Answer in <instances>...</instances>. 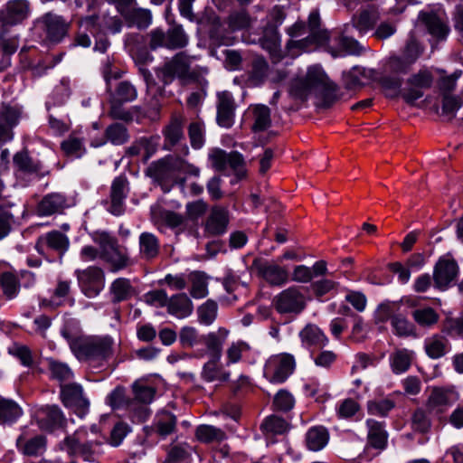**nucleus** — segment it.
Masks as SVG:
<instances>
[{
    "label": "nucleus",
    "mask_w": 463,
    "mask_h": 463,
    "mask_svg": "<svg viewBox=\"0 0 463 463\" xmlns=\"http://www.w3.org/2000/svg\"><path fill=\"white\" fill-rule=\"evenodd\" d=\"M195 436L198 440L204 443L222 441L226 438L224 431L221 429L209 425H201L197 427Z\"/></svg>",
    "instance_id": "nucleus-41"
},
{
    "label": "nucleus",
    "mask_w": 463,
    "mask_h": 463,
    "mask_svg": "<svg viewBox=\"0 0 463 463\" xmlns=\"http://www.w3.org/2000/svg\"><path fill=\"white\" fill-rule=\"evenodd\" d=\"M269 65L267 60L261 55H254L249 63V68L246 72L247 86L259 87L262 85L269 76Z\"/></svg>",
    "instance_id": "nucleus-20"
},
{
    "label": "nucleus",
    "mask_w": 463,
    "mask_h": 463,
    "mask_svg": "<svg viewBox=\"0 0 463 463\" xmlns=\"http://www.w3.org/2000/svg\"><path fill=\"white\" fill-rule=\"evenodd\" d=\"M165 89L164 87H158L156 93L151 97L149 101L146 105L145 116L156 120L159 117L161 109V99L164 97Z\"/></svg>",
    "instance_id": "nucleus-47"
},
{
    "label": "nucleus",
    "mask_w": 463,
    "mask_h": 463,
    "mask_svg": "<svg viewBox=\"0 0 463 463\" xmlns=\"http://www.w3.org/2000/svg\"><path fill=\"white\" fill-rule=\"evenodd\" d=\"M18 449L27 456L42 455L46 448V439L44 436L38 435L26 439L24 435L20 436L16 441Z\"/></svg>",
    "instance_id": "nucleus-27"
},
{
    "label": "nucleus",
    "mask_w": 463,
    "mask_h": 463,
    "mask_svg": "<svg viewBox=\"0 0 463 463\" xmlns=\"http://www.w3.org/2000/svg\"><path fill=\"white\" fill-rule=\"evenodd\" d=\"M160 251V243L157 237L150 232H143L139 237V253L145 260L156 259Z\"/></svg>",
    "instance_id": "nucleus-24"
},
{
    "label": "nucleus",
    "mask_w": 463,
    "mask_h": 463,
    "mask_svg": "<svg viewBox=\"0 0 463 463\" xmlns=\"http://www.w3.org/2000/svg\"><path fill=\"white\" fill-rule=\"evenodd\" d=\"M339 284L336 281H334L329 279H322L319 280H316L311 282L310 289L313 292L314 296L317 298H320L326 294L336 290Z\"/></svg>",
    "instance_id": "nucleus-49"
},
{
    "label": "nucleus",
    "mask_w": 463,
    "mask_h": 463,
    "mask_svg": "<svg viewBox=\"0 0 463 463\" xmlns=\"http://www.w3.org/2000/svg\"><path fill=\"white\" fill-rule=\"evenodd\" d=\"M358 66L353 67L348 72L343 74L344 86L347 90H361L364 84L360 80L357 73Z\"/></svg>",
    "instance_id": "nucleus-64"
},
{
    "label": "nucleus",
    "mask_w": 463,
    "mask_h": 463,
    "mask_svg": "<svg viewBox=\"0 0 463 463\" xmlns=\"http://www.w3.org/2000/svg\"><path fill=\"white\" fill-rule=\"evenodd\" d=\"M293 396L286 390H280L273 399V405L276 410L289 411L294 406Z\"/></svg>",
    "instance_id": "nucleus-55"
},
{
    "label": "nucleus",
    "mask_w": 463,
    "mask_h": 463,
    "mask_svg": "<svg viewBox=\"0 0 463 463\" xmlns=\"http://www.w3.org/2000/svg\"><path fill=\"white\" fill-rule=\"evenodd\" d=\"M272 305L281 315H298L307 307V298L298 287L292 286L274 297Z\"/></svg>",
    "instance_id": "nucleus-6"
},
{
    "label": "nucleus",
    "mask_w": 463,
    "mask_h": 463,
    "mask_svg": "<svg viewBox=\"0 0 463 463\" xmlns=\"http://www.w3.org/2000/svg\"><path fill=\"white\" fill-rule=\"evenodd\" d=\"M30 13L27 0H12L0 10V24L3 26H13L26 19Z\"/></svg>",
    "instance_id": "nucleus-11"
},
{
    "label": "nucleus",
    "mask_w": 463,
    "mask_h": 463,
    "mask_svg": "<svg viewBox=\"0 0 463 463\" xmlns=\"http://www.w3.org/2000/svg\"><path fill=\"white\" fill-rule=\"evenodd\" d=\"M433 82V76L428 71H420L412 74L408 80V88L400 91L402 98L409 105H414V102L423 96L422 90L430 89Z\"/></svg>",
    "instance_id": "nucleus-9"
},
{
    "label": "nucleus",
    "mask_w": 463,
    "mask_h": 463,
    "mask_svg": "<svg viewBox=\"0 0 463 463\" xmlns=\"http://www.w3.org/2000/svg\"><path fill=\"white\" fill-rule=\"evenodd\" d=\"M61 148L67 157L79 158L85 153L82 138L72 135L61 142Z\"/></svg>",
    "instance_id": "nucleus-42"
},
{
    "label": "nucleus",
    "mask_w": 463,
    "mask_h": 463,
    "mask_svg": "<svg viewBox=\"0 0 463 463\" xmlns=\"http://www.w3.org/2000/svg\"><path fill=\"white\" fill-rule=\"evenodd\" d=\"M367 425L369 427V443L375 449H384L387 443L388 434L383 430V424L373 420H368Z\"/></svg>",
    "instance_id": "nucleus-35"
},
{
    "label": "nucleus",
    "mask_w": 463,
    "mask_h": 463,
    "mask_svg": "<svg viewBox=\"0 0 463 463\" xmlns=\"http://www.w3.org/2000/svg\"><path fill=\"white\" fill-rule=\"evenodd\" d=\"M300 337L302 342L308 345H318L323 343L325 336L323 333L316 326L307 325L300 332Z\"/></svg>",
    "instance_id": "nucleus-50"
},
{
    "label": "nucleus",
    "mask_w": 463,
    "mask_h": 463,
    "mask_svg": "<svg viewBox=\"0 0 463 463\" xmlns=\"http://www.w3.org/2000/svg\"><path fill=\"white\" fill-rule=\"evenodd\" d=\"M132 390L134 392V399L140 403L147 404L150 403L156 394V390L153 387L142 385L139 383L136 382Z\"/></svg>",
    "instance_id": "nucleus-51"
},
{
    "label": "nucleus",
    "mask_w": 463,
    "mask_h": 463,
    "mask_svg": "<svg viewBox=\"0 0 463 463\" xmlns=\"http://www.w3.org/2000/svg\"><path fill=\"white\" fill-rule=\"evenodd\" d=\"M392 325L399 336L416 335L414 325L401 315L392 317Z\"/></svg>",
    "instance_id": "nucleus-52"
},
{
    "label": "nucleus",
    "mask_w": 463,
    "mask_h": 463,
    "mask_svg": "<svg viewBox=\"0 0 463 463\" xmlns=\"http://www.w3.org/2000/svg\"><path fill=\"white\" fill-rule=\"evenodd\" d=\"M328 440V434L326 429L315 427L307 433V445L312 450L321 449Z\"/></svg>",
    "instance_id": "nucleus-43"
},
{
    "label": "nucleus",
    "mask_w": 463,
    "mask_h": 463,
    "mask_svg": "<svg viewBox=\"0 0 463 463\" xmlns=\"http://www.w3.org/2000/svg\"><path fill=\"white\" fill-rule=\"evenodd\" d=\"M36 28L44 37L52 42L58 40V16L54 13H47L36 22Z\"/></svg>",
    "instance_id": "nucleus-32"
},
{
    "label": "nucleus",
    "mask_w": 463,
    "mask_h": 463,
    "mask_svg": "<svg viewBox=\"0 0 463 463\" xmlns=\"http://www.w3.org/2000/svg\"><path fill=\"white\" fill-rule=\"evenodd\" d=\"M146 174L159 184H163L167 182L173 174L170 168L168 157L165 156L152 163L146 170Z\"/></svg>",
    "instance_id": "nucleus-30"
},
{
    "label": "nucleus",
    "mask_w": 463,
    "mask_h": 463,
    "mask_svg": "<svg viewBox=\"0 0 463 463\" xmlns=\"http://www.w3.org/2000/svg\"><path fill=\"white\" fill-rule=\"evenodd\" d=\"M110 292L113 295L112 302L116 304L130 298L135 289L129 279L119 278L111 284Z\"/></svg>",
    "instance_id": "nucleus-37"
},
{
    "label": "nucleus",
    "mask_w": 463,
    "mask_h": 463,
    "mask_svg": "<svg viewBox=\"0 0 463 463\" xmlns=\"http://www.w3.org/2000/svg\"><path fill=\"white\" fill-rule=\"evenodd\" d=\"M338 43L341 49L350 55H360L364 51V48L353 37L341 35Z\"/></svg>",
    "instance_id": "nucleus-59"
},
{
    "label": "nucleus",
    "mask_w": 463,
    "mask_h": 463,
    "mask_svg": "<svg viewBox=\"0 0 463 463\" xmlns=\"http://www.w3.org/2000/svg\"><path fill=\"white\" fill-rule=\"evenodd\" d=\"M218 359H213L208 362L204 367L203 375V378L209 382L218 380L220 382H226L229 379V373L220 372L217 368L216 361Z\"/></svg>",
    "instance_id": "nucleus-54"
},
{
    "label": "nucleus",
    "mask_w": 463,
    "mask_h": 463,
    "mask_svg": "<svg viewBox=\"0 0 463 463\" xmlns=\"http://www.w3.org/2000/svg\"><path fill=\"white\" fill-rule=\"evenodd\" d=\"M311 79L314 80L312 87L316 107L321 109H330L339 99L338 86L321 69Z\"/></svg>",
    "instance_id": "nucleus-5"
},
{
    "label": "nucleus",
    "mask_w": 463,
    "mask_h": 463,
    "mask_svg": "<svg viewBox=\"0 0 463 463\" xmlns=\"http://www.w3.org/2000/svg\"><path fill=\"white\" fill-rule=\"evenodd\" d=\"M192 284L190 294L194 298H202L208 294L207 276L201 271H194L189 275Z\"/></svg>",
    "instance_id": "nucleus-40"
},
{
    "label": "nucleus",
    "mask_w": 463,
    "mask_h": 463,
    "mask_svg": "<svg viewBox=\"0 0 463 463\" xmlns=\"http://www.w3.org/2000/svg\"><path fill=\"white\" fill-rule=\"evenodd\" d=\"M169 314L178 317H188L193 312V304L185 293L172 296L167 303Z\"/></svg>",
    "instance_id": "nucleus-26"
},
{
    "label": "nucleus",
    "mask_w": 463,
    "mask_h": 463,
    "mask_svg": "<svg viewBox=\"0 0 463 463\" xmlns=\"http://www.w3.org/2000/svg\"><path fill=\"white\" fill-rule=\"evenodd\" d=\"M287 33L292 38L286 43V50L288 52L295 49L307 52L325 47L331 37L330 32L321 27V18L317 10L310 13L307 23L302 20L297 21L287 29Z\"/></svg>",
    "instance_id": "nucleus-1"
},
{
    "label": "nucleus",
    "mask_w": 463,
    "mask_h": 463,
    "mask_svg": "<svg viewBox=\"0 0 463 463\" xmlns=\"http://www.w3.org/2000/svg\"><path fill=\"white\" fill-rule=\"evenodd\" d=\"M446 342L438 337H433L426 345L425 350L427 354L432 359H438L443 356L446 353Z\"/></svg>",
    "instance_id": "nucleus-58"
},
{
    "label": "nucleus",
    "mask_w": 463,
    "mask_h": 463,
    "mask_svg": "<svg viewBox=\"0 0 463 463\" xmlns=\"http://www.w3.org/2000/svg\"><path fill=\"white\" fill-rule=\"evenodd\" d=\"M269 366L273 367V373L269 378V382L281 383L293 373L295 359L289 354H280L269 361Z\"/></svg>",
    "instance_id": "nucleus-15"
},
{
    "label": "nucleus",
    "mask_w": 463,
    "mask_h": 463,
    "mask_svg": "<svg viewBox=\"0 0 463 463\" xmlns=\"http://www.w3.org/2000/svg\"><path fill=\"white\" fill-rule=\"evenodd\" d=\"M379 20V13L373 5L362 10L352 17V24L360 33H365L373 29Z\"/></svg>",
    "instance_id": "nucleus-23"
},
{
    "label": "nucleus",
    "mask_w": 463,
    "mask_h": 463,
    "mask_svg": "<svg viewBox=\"0 0 463 463\" xmlns=\"http://www.w3.org/2000/svg\"><path fill=\"white\" fill-rule=\"evenodd\" d=\"M449 404L450 392L441 387H434L426 402V411L430 414L439 415L444 412V407Z\"/></svg>",
    "instance_id": "nucleus-21"
},
{
    "label": "nucleus",
    "mask_w": 463,
    "mask_h": 463,
    "mask_svg": "<svg viewBox=\"0 0 463 463\" xmlns=\"http://www.w3.org/2000/svg\"><path fill=\"white\" fill-rule=\"evenodd\" d=\"M64 449L71 456H80L86 461H94L97 458L92 456L95 451L87 444H80L74 436H69L64 439Z\"/></svg>",
    "instance_id": "nucleus-33"
},
{
    "label": "nucleus",
    "mask_w": 463,
    "mask_h": 463,
    "mask_svg": "<svg viewBox=\"0 0 463 463\" xmlns=\"http://www.w3.org/2000/svg\"><path fill=\"white\" fill-rule=\"evenodd\" d=\"M223 286L229 294H232V300L246 299V284H240L233 276H227L223 280Z\"/></svg>",
    "instance_id": "nucleus-46"
},
{
    "label": "nucleus",
    "mask_w": 463,
    "mask_h": 463,
    "mask_svg": "<svg viewBox=\"0 0 463 463\" xmlns=\"http://www.w3.org/2000/svg\"><path fill=\"white\" fill-rule=\"evenodd\" d=\"M93 241L99 247V258L109 264L111 271L123 269L129 265V258L116 237L106 232H97Z\"/></svg>",
    "instance_id": "nucleus-3"
},
{
    "label": "nucleus",
    "mask_w": 463,
    "mask_h": 463,
    "mask_svg": "<svg viewBox=\"0 0 463 463\" xmlns=\"http://www.w3.org/2000/svg\"><path fill=\"white\" fill-rule=\"evenodd\" d=\"M422 50L419 44V43L414 39H410L402 52V58L408 61L411 65H412L416 60L420 57Z\"/></svg>",
    "instance_id": "nucleus-62"
},
{
    "label": "nucleus",
    "mask_w": 463,
    "mask_h": 463,
    "mask_svg": "<svg viewBox=\"0 0 463 463\" xmlns=\"http://www.w3.org/2000/svg\"><path fill=\"white\" fill-rule=\"evenodd\" d=\"M128 180L125 176L117 177L111 185L110 193V212L118 215L123 212V200L126 197Z\"/></svg>",
    "instance_id": "nucleus-22"
},
{
    "label": "nucleus",
    "mask_w": 463,
    "mask_h": 463,
    "mask_svg": "<svg viewBox=\"0 0 463 463\" xmlns=\"http://www.w3.org/2000/svg\"><path fill=\"white\" fill-rule=\"evenodd\" d=\"M137 98V90L135 87L129 81H120L116 90L115 93L111 96V100L118 102H129Z\"/></svg>",
    "instance_id": "nucleus-44"
},
{
    "label": "nucleus",
    "mask_w": 463,
    "mask_h": 463,
    "mask_svg": "<svg viewBox=\"0 0 463 463\" xmlns=\"http://www.w3.org/2000/svg\"><path fill=\"white\" fill-rule=\"evenodd\" d=\"M22 415V410L11 400L0 399V424L12 423Z\"/></svg>",
    "instance_id": "nucleus-38"
},
{
    "label": "nucleus",
    "mask_w": 463,
    "mask_h": 463,
    "mask_svg": "<svg viewBox=\"0 0 463 463\" xmlns=\"http://www.w3.org/2000/svg\"><path fill=\"white\" fill-rule=\"evenodd\" d=\"M252 117L251 130L254 133L266 131L271 126V111L266 105H255L252 108Z\"/></svg>",
    "instance_id": "nucleus-29"
},
{
    "label": "nucleus",
    "mask_w": 463,
    "mask_h": 463,
    "mask_svg": "<svg viewBox=\"0 0 463 463\" xmlns=\"http://www.w3.org/2000/svg\"><path fill=\"white\" fill-rule=\"evenodd\" d=\"M167 38V49L176 50L183 49L187 46L189 38L182 24L173 21L170 27L165 32Z\"/></svg>",
    "instance_id": "nucleus-28"
},
{
    "label": "nucleus",
    "mask_w": 463,
    "mask_h": 463,
    "mask_svg": "<svg viewBox=\"0 0 463 463\" xmlns=\"http://www.w3.org/2000/svg\"><path fill=\"white\" fill-rule=\"evenodd\" d=\"M82 290L88 297L97 296L104 285V272L99 267H90L77 273Z\"/></svg>",
    "instance_id": "nucleus-12"
},
{
    "label": "nucleus",
    "mask_w": 463,
    "mask_h": 463,
    "mask_svg": "<svg viewBox=\"0 0 463 463\" xmlns=\"http://www.w3.org/2000/svg\"><path fill=\"white\" fill-rule=\"evenodd\" d=\"M263 427L267 431L282 434L287 431L289 424L281 417L271 415L266 419Z\"/></svg>",
    "instance_id": "nucleus-57"
},
{
    "label": "nucleus",
    "mask_w": 463,
    "mask_h": 463,
    "mask_svg": "<svg viewBox=\"0 0 463 463\" xmlns=\"http://www.w3.org/2000/svg\"><path fill=\"white\" fill-rule=\"evenodd\" d=\"M250 269H254L260 278L265 279L271 286H281L288 280V272L286 268L270 263L261 258H255Z\"/></svg>",
    "instance_id": "nucleus-8"
},
{
    "label": "nucleus",
    "mask_w": 463,
    "mask_h": 463,
    "mask_svg": "<svg viewBox=\"0 0 463 463\" xmlns=\"http://www.w3.org/2000/svg\"><path fill=\"white\" fill-rule=\"evenodd\" d=\"M23 118V108L18 105L3 104L0 109V119L5 125L0 124V141L12 138L10 129L17 126Z\"/></svg>",
    "instance_id": "nucleus-14"
},
{
    "label": "nucleus",
    "mask_w": 463,
    "mask_h": 463,
    "mask_svg": "<svg viewBox=\"0 0 463 463\" xmlns=\"http://www.w3.org/2000/svg\"><path fill=\"white\" fill-rule=\"evenodd\" d=\"M112 342L109 338L90 339L81 337L71 344V350L80 360L106 359L111 354Z\"/></svg>",
    "instance_id": "nucleus-4"
},
{
    "label": "nucleus",
    "mask_w": 463,
    "mask_h": 463,
    "mask_svg": "<svg viewBox=\"0 0 463 463\" xmlns=\"http://www.w3.org/2000/svg\"><path fill=\"white\" fill-rule=\"evenodd\" d=\"M458 275V265L453 260L440 259L434 267L433 281L439 289L447 288Z\"/></svg>",
    "instance_id": "nucleus-17"
},
{
    "label": "nucleus",
    "mask_w": 463,
    "mask_h": 463,
    "mask_svg": "<svg viewBox=\"0 0 463 463\" xmlns=\"http://www.w3.org/2000/svg\"><path fill=\"white\" fill-rule=\"evenodd\" d=\"M414 320L421 326H430L439 320V314L431 307L416 309L412 312Z\"/></svg>",
    "instance_id": "nucleus-48"
},
{
    "label": "nucleus",
    "mask_w": 463,
    "mask_h": 463,
    "mask_svg": "<svg viewBox=\"0 0 463 463\" xmlns=\"http://www.w3.org/2000/svg\"><path fill=\"white\" fill-rule=\"evenodd\" d=\"M217 315V304L213 300H207L198 308L199 320L206 325L213 322Z\"/></svg>",
    "instance_id": "nucleus-53"
},
{
    "label": "nucleus",
    "mask_w": 463,
    "mask_h": 463,
    "mask_svg": "<svg viewBox=\"0 0 463 463\" xmlns=\"http://www.w3.org/2000/svg\"><path fill=\"white\" fill-rule=\"evenodd\" d=\"M411 362V357L407 350H399L393 355L392 366L396 373H402L409 369Z\"/></svg>",
    "instance_id": "nucleus-60"
},
{
    "label": "nucleus",
    "mask_w": 463,
    "mask_h": 463,
    "mask_svg": "<svg viewBox=\"0 0 463 463\" xmlns=\"http://www.w3.org/2000/svg\"><path fill=\"white\" fill-rule=\"evenodd\" d=\"M164 135L170 146L178 144L184 136L182 118L173 117L169 124L165 128Z\"/></svg>",
    "instance_id": "nucleus-39"
},
{
    "label": "nucleus",
    "mask_w": 463,
    "mask_h": 463,
    "mask_svg": "<svg viewBox=\"0 0 463 463\" xmlns=\"http://www.w3.org/2000/svg\"><path fill=\"white\" fill-rule=\"evenodd\" d=\"M260 43L269 53L272 62H279L284 58L280 48V35L276 25L265 26Z\"/></svg>",
    "instance_id": "nucleus-19"
},
{
    "label": "nucleus",
    "mask_w": 463,
    "mask_h": 463,
    "mask_svg": "<svg viewBox=\"0 0 463 463\" xmlns=\"http://www.w3.org/2000/svg\"><path fill=\"white\" fill-rule=\"evenodd\" d=\"M109 104L110 109L109 111V115L112 118L122 120L127 123L131 122L133 120V115L122 107V102L109 99Z\"/></svg>",
    "instance_id": "nucleus-61"
},
{
    "label": "nucleus",
    "mask_w": 463,
    "mask_h": 463,
    "mask_svg": "<svg viewBox=\"0 0 463 463\" xmlns=\"http://www.w3.org/2000/svg\"><path fill=\"white\" fill-rule=\"evenodd\" d=\"M192 59L193 57L185 52H179L158 68L156 72L161 74L164 86L170 84L175 78H177L183 85L201 83V73L191 68Z\"/></svg>",
    "instance_id": "nucleus-2"
},
{
    "label": "nucleus",
    "mask_w": 463,
    "mask_h": 463,
    "mask_svg": "<svg viewBox=\"0 0 463 463\" xmlns=\"http://www.w3.org/2000/svg\"><path fill=\"white\" fill-rule=\"evenodd\" d=\"M188 135L194 148H200L204 142L203 124L192 122L188 127Z\"/></svg>",
    "instance_id": "nucleus-63"
},
{
    "label": "nucleus",
    "mask_w": 463,
    "mask_h": 463,
    "mask_svg": "<svg viewBox=\"0 0 463 463\" xmlns=\"http://www.w3.org/2000/svg\"><path fill=\"white\" fill-rule=\"evenodd\" d=\"M105 137L114 145H122L128 139V129L122 124L114 123L106 128Z\"/></svg>",
    "instance_id": "nucleus-45"
},
{
    "label": "nucleus",
    "mask_w": 463,
    "mask_h": 463,
    "mask_svg": "<svg viewBox=\"0 0 463 463\" xmlns=\"http://www.w3.org/2000/svg\"><path fill=\"white\" fill-rule=\"evenodd\" d=\"M0 287L3 295L10 300L18 296L21 285L13 272L4 271L0 274Z\"/></svg>",
    "instance_id": "nucleus-36"
},
{
    "label": "nucleus",
    "mask_w": 463,
    "mask_h": 463,
    "mask_svg": "<svg viewBox=\"0 0 463 463\" xmlns=\"http://www.w3.org/2000/svg\"><path fill=\"white\" fill-rule=\"evenodd\" d=\"M228 158L227 165L233 170L238 179L244 178L246 176V170L242 156L237 151H232L228 155Z\"/></svg>",
    "instance_id": "nucleus-56"
},
{
    "label": "nucleus",
    "mask_w": 463,
    "mask_h": 463,
    "mask_svg": "<svg viewBox=\"0 0 463 463\" xmlns=\"http://www.w3.org/2000/svg\"><path fill=\"white\" fill-rule=\"evenodd\" d=\"M40 254L46 256L49 261H53L52 253L58 252V232L52 231L41 236L36 245Z\"/></svg>",
    "instance_id": "nucleus-34"
},
{
    "label": "nucleus",
    "mask_w": 463,
    "mask_h": 463,
    "mask_svg": "<svg viewBox=\"0 0 463 463\" xmlns=\"http://www.w3.org/2000/svg\"><path fill=\"white\" fill-rule=\"evenodd\" d=\"M217 98V124L222 128H229L234 123L236 104L228 91L218 93Z\"/></svg>",
    "instance_id": "nucleus-18"
},
{
    "label": "nucleus",
    "mask_w": 463,
    "mask_h": 463,
    "mask_svg": "<svg viewBox=\"0 0 463 463\" xmlns=\"http://www.w3.org/2000/svg\"><path fill=\"white\" fill-rule=\"evenodd\" d=\"M60 398L65 407L79 416H83L89 409L90 403L83 394V389L76 383H61Z\"/></svg>",
    "instance_id": "nucleus-7"
},
{
    "label": "nucleus",
    "mask_w": 463,
    "mask_h": 463,
    "mask_svg": "<svg viewBox=\"0 0 463 463\" xmlns=\"http://www.w3.org/2000/svg\"><path fill=\"white\" fill-rule=\"evenodd\" d=\"M417 22L438 42L444 41L450 31L447 22L435 11L420 12Z\"/></svg>",
    "instance_id": "nucleus-10"
},
{
    "label": "nucleus",
    "mask_w": 463,
    "mask_h": 463,
    "mask_svg": "<svg viewBox=\"0 0 463 463\" xmlns=\"http://www.w3.org/2000/svg\"><path fill=\"white\" fill-rule=\"evenodd\" d=\"M230 222L229 211L226 207L214 205L204 223V232L211 236L223 234Z\"/></svg>",
    "instance_id": "nucleus-13"
},
{
    "label": "nucleus",
    "mask_w": 463,
    "mask_h": 463,
    "mask_svg": "<svg viewBox=\"0 0 463 463\" xmlns=\"http://www.w3.org/2000/svg\"><path fill=\"white\" fill-rule=\"evenodd\" d=\"M318 70L317 67L310 68L305 77L296 78L290 81L288 93L291 98L304 103L309 95H313L314 80L311 78L317 74Z\"/></svg>",
    "instance_id": "nucleus-16"
},
{
    "label": "nucleus",
    "mask_w": 463,
    "mask_h": 463,
    "mask_svg": "<svg viewBox=\"0 0 463 463\" xmlns=\"http://www.w3.org/2000/svg\"><path fill=\"white\" fill-rule=\"evenodd\" d=\"M253 19L246 9L232 11L227 16L225 23L230 32L249 30L251 27Z\"/></svg>",
    "instance_id": "nucleus-31"
},
{
    "label": "nucleus",
    "mask_w": 463,
    "mask_h": 463,
    "mask_svg": "<svg viewBox=\"0 0 463 463\" xmlns=\"http://www.w3.org/2000/svg\"><path fill=\"white\" fill-rule=\"evenodd\" d=\"M129 26L136 25L138 29L146 28L152 21V15L149 10L142 8L129 7L119 13Z\"/></svg>",
    "instance_id": "nucleus-25"
}]
</instances>
